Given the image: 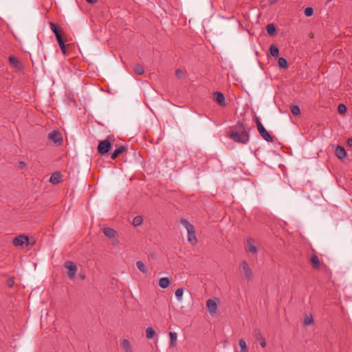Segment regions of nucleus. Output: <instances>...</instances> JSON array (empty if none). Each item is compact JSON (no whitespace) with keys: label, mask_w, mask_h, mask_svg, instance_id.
<instances>
[{"label":"nucleus","mask_w":352,"mask_h":352,"mask_svg":"<svg viewBox=\"0 0 352 352\" xmlns=\"http://www.w3.org/2000/svg\"><path fill=\"white\" fill-rule=\"evenodd\" d=\"M228 137L235 142L243 144H248L250 140L249 133L247 132L243 123L238 122L234 126L230 128Z\"/></svg>","instance_id":"nucleus-1"},{"label":"nucleus","mask_w":352,"mask_h":352,"mask_svg":"<svg viewBox=\"0 0 352 352\" xmlns=\"http://www.w3.org/2000/svg\"><path fill=\"white\" fill-rule=\"evenodd\" d=\"M182 225H183L188 232V241L192 244L195 245L197 242V239L195 235V230L194 226L186 219H182L180 221Z\"/></svg>","instance_id":"nucleus-2"},{"label":"nucleus","mask_w":352,"mask_h":352,"mask_svg":"<svg viewBox=\"0 0 352 352\" xmlns=\"http://www.w3.org/2000/svg\"><path fill=\"white\" fill-rule=\"evenodd\" d=\"M109 140L110 137H108L106 140H102L99 142L98 146V152L100 154L104 155L110 150L111 148V144Z\"/></svg>","instance_id":"nucleus-3"},{"label":"nucleus","mask_w":352,"mask_h":352,"mask_svg":"<svg viewBox=\"0 0 352 352\" xmlns=\"http://www.w3.org/2000/svg\"><path fill=\"white\" fill-rule=\"evenodd\" d=\"M48 140L54 144L59 146L63 142V138L60 133L58 131H53L47 135Z\"/></svg>","instance_id":"nucleus-4"},{"label":"nucleus","mask_w":352,"mask_h":352,"mask_svg":"<svg viewBox=\"0 0 352 352\" xmlns=\"http://www.w3.org/2000/svg\"><path fill=\"white\" fill-rule=\"evenodd\" d=\"M65 267L68 270L67 275L70 279H73L77 272V265L72 261H67Z\"/></svg>","instance_id":"nucleus-5"},{"label":"nucleus","mask_w":352,"mask_h":352,"mask_svg":"<svg viewBox=\"0 0 352 352\" xmlns=\"http://www.w3.org/2000/svg\"><path fill=\"white\" fill-rule=\"evenodd\" d=\"M28 240H29V238L27 236H25L24 234H21L16 237H14L12 240V243L15 246H21V245H23L25 243H26L28 245Z\"/></svg>","instance_id":"nucleus-6"},{"label":"nucleus","mask_w":352,"mask_h":352,"mask_svg":"<svg viewBox=\"0 0 352 352\" xmlns=\"http://www.w3.org/2000/svg\"><path fill=\"white\" fill-rule=\"evenodd\" d=\"M241 265L243 269L244 276H245V278L248 280H252V277H253L252 272V270L250 269V267H249L248 263L246 261H243L241 262Z\"/></svg>","instance_id":"nucleus-7"},{"label":"nucleus","mask_w":352,"mask_h":352,"mask_svg":"<svg viewBox=\"0 0 352 352\" xmlns=\"http://www.w3.org/2000/svg\"><path fill=\"white\" fill-rule=\"evenodd\" d=\"M214 100L218 103L220 107L226 106L225 96L221 92H214L213 94Z\"/></svg>","instance_id":"nucleus-8"},{"label":"nucleus","mask_w":352,"mask_h":352,"mask_svg":"<svg viewBox=\"0 0 352 352\" xmlns=\"http://www.w3.org/2000/svg\"><path fill=\"white\" fill-rule=\"evenodd\" d=\"M206 307H207L208 312L212 315L215 314L217 311V303L212 299H208L206 301Z\"/></svg>","instance_id":"nucleus-9"},{"label":"nucleus","mask_w":352,"mask_h":352,"mask_svg":"<svg viewBox=\"0 0 352 352\" xmlns=\"http://www.w3.org/2000/svg\"><path fill=\"white\" fill-rule=\"evenodd\" d=\"M62 175L59 172L52 173L50 178V182L52 184H57L61 182Z\"/></svg>","instance_id":"nucleus-10"},{"label":"nucleus","mask_w":352,"mask_h":352,"mask_svg":"<svg viewBox=\"0 0 352 352\" xmlns=\"http://www.w3.org/2000/svg\"><path fill=\"white\" fill-rule=\"evenodd\" d=\"M335 154L336 157L340 160L344 159L346 157V151L343 146H338L335 150Z\"/></svg>","instance_id":"nucleus-11"},{"label":"nucleus","mask_w":352,"mask_h":352,"mask_svg":"<svg viewBox=\"0 0 352 352\" xmlns=\"http://www.w3.org/2000/svg\"><path fill=\"white\" fill-rule=\"evenodd\" d=\"M260 135L267 142H272L273 137L269 133V132L264 128L258 132Z\"/></svg>","instance_id":"nucleus-12"},{"label":"nucleus","mask_w":352,"mask_h":352,"mask_svg":"<svg viewBox=\"0 0 352 352\" xmlns=\"http://www.w3.org/2000/svg\"><path fill=\"white\" fill-rule=\"evenodd\" d=\"M127 150V147L125 146H120L118 148H117L111 154V159L115 160L117 158V157L122 153L124 151Z\"/></svg>","instance_id":"nucleus-13"},{"label":"nucleus","mask_w":352,"mask_h":352,"mask_svg":"<svg viewBox=\"0 0 352 352\" xmlns=\"http://www.w3.org/2000/svg\"><path fill=\"white\" fill-rule=\"evenodd\" d=\"M103 233L108 238L113 239L116 236V231L111 228H105L103 230Z\"/></svg>","instance_id":"nucleus-14"},{"label":"nucleus","mask_w":352,"mask_h":352,"mask_svg":"<svg viewBox=\"0 0 352 352\" xmlns=\"http://www.w3.org/2000/svg\"><path fill=\"white\" fill-rule=\"evenodd\" d=\"M311 265L315 269H318L320 267V259L317 255H312L310 258Z\"/></svg>","instance_id":"nucleus-15"},{"label":"nucleus","mask_w":352,"mask_h":352,"mask_svg":"<svg viewBox=\"0 0 352 352\" xmlns=\"http://www.w3.org/2000/svg\"><path fill=\"white\" fill-rule=\"evenodd\" d=\"M122 346L124 352H133L131 343L127 339H124L122 340Z\"/></svg>","instance_id":"nucleus-16"},{"label":"nucleus","mask_w":352,"mask_h":352,"mask_svg":"<svg viewBox=\"0 0 352 352\" xmlns=\"http://www.w3.org/2000/svg\"><path fill=\"white\" fill-rule=\"evenodd\" d=\"M247 251L253 254H256L257 252V248L254 244H252L251 239H249L247 241Z\"/></svg>","instance_id":"nucleus-17"},{"label":"nucleus","mask_w":352,"mask_h":352,"mask_svg":"<svg viewBox=\"0 0 352 352\" xmlns=\"http://www.w3.org/2000/svg\"><path fill=\"white\" fill-rule=\"evenodd\" d=\"M170 280L168 278H161L159 280V286L162 289L167 288L170 285Z\"/></svg>","instance_id":"nucleus-18"},{"label":"nucleus","mask_w":352,"mask_h":352,"mask_svg":"<svg viewBox=\"0 0 352 352\" xmlns=\"http://www.w3.org/2000/svg\"><path fill=\"white\" fill-rule=\"evenodd\" d=\"M266 31L270 36H274L276 34V27L274 23H269L266 26Z\"/></svg>","instance_id":"nucleus-19"},{"label":"nucleus","mask_w":352,"mask_h":352,"mask_svg":"<svg viewBox=\"0 0 352 352\" xmlns=\"http://www.w3.org/2000/svg\"><path fill=\"white\" fill-rule=\"evenodd\" d=\"M9 62L11 65H12L16 68H19L21 66V63L19 59L14 56H9Z\"/></svg>","instance_id":"nucleus-20"},{"label":"nucleus","mask_w":352,"mask_h":352,"mask_svg":"<svg viewBox=\"0 0 352 352\" xmlns=\"http://www.w3.org/2000/svg\"><path fill=\"white\" fill-rule=\"evenodd\" d=\"M270 54L271 55L274 57V58H277L279 55V50L278 48L277 47L276 45H272L270 47Z\"/></svg>","instance_id":"nucleus-21"},{"label":"nucleus","mask_w":352,"mask_h":352,"mask_svg":"<svg viewBox=\"0 0 352 352\" xmlns=\"http://www.w3.org/2000/svg\"><path fill=\"white\" fill-rule=\"evenodd\" d=\"M169 337L170 339V346H176V340L177 338V334L175 332H170Z\"/></svg>","instance_id":"nucleus-22"},{"label":"nucleus","mask_w":352,"mask_h":352,"mask_svg":"<svg viewBox=\"0 0 352 352\" xmlns=\"http://www.w3.org/2000/svg\"><path fill=\"white\" fill-rule=\"evenodd\" d=\"M136 266H137L138 269L142 273L147 272V267L142 261H137Z\"/></svg>","instance_id":"nucleus-23"},{"label":"nucleus","mask_w":352,"mask_h":352,"mask_svg":"<svg viewBox=\"0 0 352 352\" xmlns=\"http://www.w3.org/2000/svg\"><path fill=\"white\" fill-rule=\"evenodd\" d=\"M155 335V331L152 327H148L146 329V336L148 339H152Z\"/></svg>","instance_id":"nucleus-24"},{"label":"nucleus","mask_w":352,"mask_h":352,"mask_svg":"<svg viewBox=\"0 0 352 352\" xmlns=\"http://www.w3.org/2000/svg\"><path fill=\"white\" fill-rule=\"evenodd\" d=\"M133 71L138 75H142L144 73V69L140 64H135L133 67Z\"/></svg>","instance_id":"nucleus-25"},{"label":"nucleus","mask_w":352,"mask_h":352,"mask_svg":"<svg viewBox=\"0 0 352 352\" xmlns=\"http://www.w3.org/2000/svg\"><path fill=\"white\" fill-rule=\"evenodd\" d=\"M278 66L280 68L286 69L287 67V61L283 57H280L278 58Z\"/></svg>","instance_id":"nucleus-26"},{"label":"nucleus","mask_w":352,"mask_h":352,"mask_svg":"<svg viewBox=\"0 0 352 352\" xmlns=\"http://www.w3.org/2000/svg\"><path fill=\"white\" fill-rule=\"evenodd\" d=\"M184 293V289L183 288H179L175 291V297L177 298V300L179 302L182 301V296Z\"/></svg>","instance_id":"nucleus-27"},{"label":"nucleus","mask_w":352,"mask_h":352,"mask_svg":"<svg viewBox=\"0 0 352 352\" xmlns=\"http://www.w3.org/2000/svg\"><path fill=\"white\" fill-rule=\"evenodd\" d=\"M290 110L294 116H299L300 114V109L297 105H292Z\"/></svg>","instance_id":"nucleus-28"},{"label":"nucleus","mask_w":352,"mask_h":352,"mask_svg":"<svg viewBox=\"0 0 352 352\" xmlns=\"http://www.w3.org/2000/svg\"><path fill=\"white\" fill-rule=\"evenodd\" d=\"M143 219L141 216H137L133 219V225L134 226H140L142 223Z\"/></svg>","instance_id":"nucleus-29"},{"label":"nucleus","mask_w":352,"mask_h":352,"mask_svg":"<svg viewBox=\"0 0 352 352\" xmlns=\"http://www.w3.org/2000/svg\"><path fill=\"white\" fill-rule=\"evenodd\" d=\"M314 319L311 315H306L304 319V324L305 325H310L313 324Z\"/></svg>","instance_id":"nucleus-30"},{"label":"nucleus","mask_w":352,"mask_h":352,"mask_svg":"<svg viewBox=\"0 0 352 352\" xmlns=\"http://www.w3.org/2000/svg\"><path fill=\"white\" fill-rule=\"evenodd\" d=\"M239 346L242 351H244V352L248 351L247 345H246L245 341L243 339H241L239 340Z\"/></svg>","instance_id":"nucleus-31"},{"label":"nucleus","mask_w":352,"mask_h":352,"mask_svg":"<svg viewBox=\"0 0 352 352\" xmlns=\"http://www.w3.org/2000/svg\"><path fill=\"white\" fill-rule=\"evenodd\" d=\"M304 14L306 16H311L314 14V9L311 7H307L305 9Z\"/></svg>","instance_id":"nucleus-32"},{"label":"nucleus","mask_w":352,"mask_h":352,"mask_svg":"<svg viewBox=\"0 0 352 352\" xmlns=\"http://www.w3.org/2000/svg\"><path fill=\"white\" fill-rule=\"evenodd\" d=\"M50 28H51V30L55 34H58L60 32V30L58 28V27L56 25V24L53 22H50Z\"/></svg>","instance_id":"nucleus-33"},{"label":"nucleus","mask_w":352,"mask_h":352,"mask_svg":"<svg viewBox=\"0 0 352 352\" xmlns=\"http://www.w3.org/2000/svg\"><path fill=\"white\" fill-rule=\"evenodd\" d=\"M338 111L340 113L343 114L346 111V107L344 104H340L338 107Z\"/></svg>","instance_id":"nucleus-34"},{"label":"nucleus","mask_w":352,"mask_h":352,"mask_svg":"<svg viewBox=\"0 0 352 352\" xmlns=\"http://www.w3.org/2000/svg\"><path fill=\"white\" fill-rule=\"evenodd\" d=\"M254 332L256 338L257 340H261V337H263V336L261 335V331L258 329H254Z\"/></svg>","instance_id":"nucleus-35"},{"label":"nucleus","mask_w":352,"mask_h":352,"mask_svg":"<svg viewBox=\"0 0 352 352\" xmlns=\"http://www.w3.org/2000/svg\"><path fill=\"white\" fill-rule=\"evenodd\" d=\"M175 75L178 78H182L183 76V72L180 69H177L175 71Z\"/></svg>","instance_id":"nucleus-36"},{"label":"nucleus","mask_w":352,"mask_h":352,"mask_svg":"<svg viewBox=\"0 0 352 352\" xmlns=\"http://www.w3.org/2000/svg\"><path fill=\"white\" fill-rule=\"evenodd\" d=\"M7 285L8 286L10 287V288H12L14 285V278H9L8 280H7Z\"/></svg>","instance_id":"nucleus-37"},{"label":"nucleus","mask_w":352,"mask_h":352,"mask_svg":"<svg viewBox=\"0 0 352 352\" xmlns=\"http://www.w3.org/2000/svg\"><path fill=\"white\" fill-rule=\"evenodd\" d=\"M58 45L60 47V50H61L63 54H66V47H65V45L64 42L59 43Z\"/></svg>","instance_id":"nucleus-38"},{"label":"nucleus","mask_w":352,"mask_h":352,"mask_svg":"<svg viewBox=\"0 0 352 352\" xmlns=\"http://www.w3.org/2000/svg\"><path fill=\"white\" fill-rule=\"evenodd\" d=\"M55 36H56V38L57 41H58V43L64 42L63 40L62 36L60 34V32L55 34Z\"/></svg>","instance_id":"nucleus-39"},{"label":"nucleus","mask_w":352,"mask_h":352,"mask_svg":"<svg viewBox=\"0 0 352 352\" xmlns=\"http://www.w3.org/2000/svg\"><path fill=\"white\" fill-rule=\"evenodd\" d=\"M261 340V346L264 348L266 346V342H265V340L263 337H261V339L260 340Z\"/></svg>","instance_id":"nucleus-40"},{"label":"nucleus","mask_w":352,"mask_h":352,"mask_svg":"<svg viewBox=\"0 0 352 352\" xmlns=\"http://www.w3.org/2000/svg\"><path fill=\"white\" fill-rule=\"evenodd\" d=\"M256 126H257V129H258V132L265 128L264 126L261 123H259Z\"/></svg>","instance_id":"nucleus-41"},{"label":"nucleus","mask_w":352,"mask_h":352,"mask_svg":"<svg viewBox=\"0 0 352 352\" xmlns=\"http://www.w3.org/2000/svg\"><path fill=\"white\" fill-rule=\"evenodd\" d=\"M347 145L351 146H352V138H349L346 141Z\"/></svg>","instance_id":"nucleus-42"},{"label":"nucleus","mask_w":352,"mask_h":352,"mask_svg":"<svg viewBox=\"0 0 352 352\" xmlns=\"http://www.w3.org/2000/svg\"><path fill=\"white\" fill-rule=\"evenodd\" d=\"M19 164H20V167L22 168L25 166V163L24 162H20Z\"/></svg>","instance_id":"nucleus-43"},{"label":"nucleus","mask_w":352,"mask_h":352,"mask_svg":"<svg viewBox=\"0 0 352 352\" xmlns=\"http://www.w3.org/2000/svg\"><path fill=\"white\" fill-rule=\"evenodd\" d=\"M269 1V3L270 4H274L277 2L278 0H268Z\"/></svg>","instance_id":"nucleus-44"},{"label":"nucleus","mask_w":352,"mask_h":352,"mask_svg":"<svg viewBox=\"0 0 352 352\" xmlns=\"http://www.w3.org/2000/svg\"><path fill=\"white\" fill-rule=\"evenodd\" d=\"M87 2L89 3H95L97 0H86Z\"/></svg>","instance_id":"nucleus-45"},{"label":"nucleus","mask_w":352,"mask_h":352,"mask_svg":"<svg viewBox=\"0 0 352 352\" xmlns=\"http://www.w3.org/2000/svg\"><path fill=\"white\" fill-rule=\"evenodd\" d=\"M255 121H256V125L258 124L259 123H261L259 118L257 117L255 118Z\"/></svg>","instance_id":"nucleus-46"},{"label":"nucleus","mask_w":352,"mask_h":352,"mask_svg":"<svg viewBox=\"0 0 352 352\" xmlns=\"http://www.w3.org/2000/svg\"><path fill=\"white\" fill-rule=\"evenodd\" d=\"M81 278L83 279L85 278V276H81Z\"/></svg>","instance_id":"nucleus-47"},{"label":"nucleus","mask_w":352,"mask_h":352,"mask_svg":"<svg viewBox=\"0 0 352 352\" xmlns=\"http://www.w3.org/2000/svg\"><path fill=\"white\" fill-rule=\"evenodd\" d=\"M331 0H327L328 2L331 1Z\"/></svg>","instance_id":"nucleus-48"}]
</instances>
